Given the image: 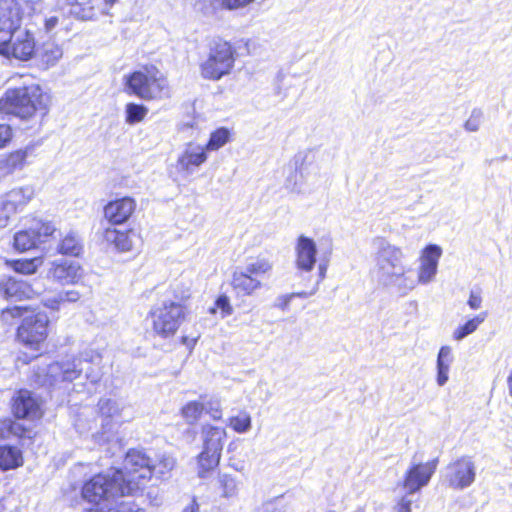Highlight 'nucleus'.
<instances>
[{
	"label": "nucleus",
	"instance_id": "f257e3e1",
	"mask_svg": "<svg viewBox=\"0 0 512 512\" xmlns=\"http://www.w3.org/2000/svg\"><path fill=\"white\" fill-rule=\"evenodd\" d=\"M373 245V274L382 287L394 290L399 296H406L418 284L426 285L434 280L442 255L440 246L430 244L423 249L416 274L411 266L404 263L405 254L400 247L381 237L374 239Z\"/></svg>",
	"mask_w": 512,
	"mask_h": 512
},
{
	"label": "nucleus",
	"instance_id": "f03ea898",
	"mask_svg": "<svg viewBox=\"0 0 512 512\" xmlns=\"http://www.w3.org/2000/svg\"><path fill=\"white\" fill-rule=\"evenodd\" d=\"M22 12L15 0L0 1V54L27 61L35 54L33 34L22 27Z\"/></svg>",
	"mask_w": 512,
	"mask_h": 512
},
{
	"label": "nucleus",
	"instance_id": "7ed1b4c3",
	"mask_svg": "<svg viewBox=\"0 0 512 512\" xmlns=\"http://www.w3.org/2000/svg\"><path fill=\"white\" fill-rule=\"evenodd\" d=\"M51 98L39 84H23L8 88L0 98V113L13 115L21 120H30L37 113L44 116Z\"/></svg>",
	"mask_w": 512,
	"mask_h": 512
},
{
	"label": "nucleus",
	"instance_id": "20e7f679",
	"mask_svg": "<svg viewBox=\"0 0 512 512\" xmlns=\"http://www.w3.org/2000/svg\"><path fill=\"white\" fill-rule=\"evenodd\" d=\"M125 92L145 101L169 98L171 89L166 76L154 65L142 66L124 77Z\"/></svg>",
	"mask_w": 512,
	"mask_h": 512
},
{
	"label": "nucleus",
	"instance_id": "39448f33",
	"mask_svg": "<svg viewBox=\"0 0 512 512\" xmlns=\"http://www.w3.org/2000/svg\"><path fill=\"white\" fill-rule=\"evenodd\" d=\"M124 480L122 470L111 469L106 473H99L84 483L82 496L92 504L108 506L118 497L131 494Z\"/></svg>",
	"mask_w": 512,
	"mask_h": 512
},
{
	"label": "nucleus",
	"instance_id": "423d86ee",
	"mask_svg": "<svg viewBox=\"0 0 512 512\" xmlns=\"http://www.w3.org/2000/svg\"><path fill=\"white\" fill-rule=\"evenodd\" d=\"M272 269L268 258H251L233 272L231 286L238 295L252 296L263 287V279L270 276Z\"/></svg>",
	"mask_w": 512,
	"mask_h": 512
},
{
	"label": "nucleus",
	"instance_id": "0eeeda50",
	"mask_svg": "<svg viewBox=\"0 0 512 512\" xmlns=\"http://www.w3.org/2000/svg\"><path fill=\"white\" fill-rule=\"evenodd\" d=\"M200 436L202 451L198 456V463L200 466L199 476L203 478L205 472L218 466L227 432L224 427L205 423L201 426Z\"/></svg>",
	"mask_w": 512,
	"mask_h": 512
},
{
	"label": "nucleus",
	"instance_id": "6e6552de",
	"mask_svg": "<svg viewBox=\"0 0 512 512\" xmlns=\"http://www.w3.org/2000/svg\"><path fill=\"white\" fill-rule=\"evenodd\" d=\"M152 328L156 335L169 338L175 335L185 318V307L174 300L165 299L150 311Z\"/></svg>",
	"mask_w": 512,
	"mask_h": 512
},
{
	"label": "nucleus",
	"instance_id": "1a4fd4ad",
	"mask_svg": "<svg viewBox=\"0 0 512 512\" xmlns=\"http://www.w3.org/2000/svg\"><path fill=\"white\" fill-rule=\"evenodd\" d=\"M234 62V49L231 44L223 40L215 41L207 58L200 65L201 75L205 79L219 80L230 74Z\"/></svg>",
	"mask_w": 512,
	"mask_h": 512
},
{
	"label": "nucleus",
	"instance_id": "9d476101",
	"mask_svg": "<svg viewBox=\"0 0 512 512\" xmlns=\"http://www.w3.org/2000/svg\"><path fill=\"white\" fill-rule=\"evenodd\" d=\"M122 472L124 483L133 494L152 477V460L142 450L131 449L126 454Z\"/></svg>",
	"mask_w": 512,
	"mask_h": 512
},
{
	"label": "nucleus",
	"instance_id": "9b49d317",
	"mask_svg": "<svg viewBox=\"0 0 512 512\" xmlns=\"http://www.w3.org/2000/svg\"><path fill=\"white\" fill-rule=\"evenodd\" d=\"M100 359L99 354L94 353L93 350L84 351L80 357H73L71 359L54 362L48 366L47 376L50 378L51 385H57L62 382H72L77 379L84 368L83 362L89 363Z\"/></svg>",
	"mask_w": 512,
	"mask_h": 512
},
{
	"label": "nucleus",
	"instance_id": "f8f14e48",
	"mask_svg": "<svg viewBox=\"0 0 512 512\" xmlns=\"http://www.w3.org/2000/svg\"><path fill=\"white\" fill-rule=\"evenodd\" d=\"M49 318L45 313L25 316L17 330V338L24 346L38 350L48 335Z\"/></svg>",
	"mask_w": 512,
	"mask_h": 512
},
{
	"label": "nucleus",
	"instance_id": "ddd939ff",
	"mask_svg": "<svg viewBox=\"0 0 512 512\" xmlns=\"http://www.w3.org/2000/svg\"><path fill=\"white\" fill-rule=\"evenodd\" d=\"M444 481L456 490L470 487L476 478V465L471 456H461L447 465Z\"/></svg>",
	"mask_w": 512,
	"mask_h": 512
},
{
	"label": "nucleus",
	"instance_id": "4468645a",
	"mask_svg": "<svg viewBox=\"0 0 512 512\" xmlns=\"http://www.w3.org/2000/svg\"><path fill=\"white\" fill-rule=\"evenodd\" d=\"M207 151L202 144L190 141L186 143L177 157L176 169L184 176L194 174L206 161Z\"/></svg>",
	"mask_w": 512,
	"mask_h": 512
},
{
	"label": "nucleus",
	"instance_id": "2eb2a0df",
	"mask_svg": "<svg viewBox=\"0 0 512 512\" xmlns=\"http://www.w3.org/2000/svg\"><path fill=\"white\" fill-rule=\"evenodd\" d=\"M438 460L434 459L426 463L412 464L407 470L403 487L410 493H416L425 487L437 468Z\"/></svg>",
	"mask_w": 512,
	"mask_h": 512
},
{
	"label": "nucleus",
	"instance_id": "dca6fc26",
	"mask_svg": "<svg viewBox=\"0 0 512 512\" xmlns=\"http://www.w3.org/2000/svg\"><path fill=\"white\" fill-rule=\"evenodd\" d=\"M47 276L62 285L77 284L83 277V269L76 261L56 260L51 262Z\"/></svg>",
	"mask_w": 512,
	"mask_h": 512
},
{
	"label": "nucleus",
	"instance_id": "f3484780",
	"mask_svg": "<svg viewBox=\"0 0 512 512\" xmlns=\"http://www.w3.org/2000/svg\"><path fill=\"white\" fill-rule=\"evenodd\" d=\"M295 265L301 273L311 272L316 265L317 247L312 238L301 235L295 246Z\"/></svg>",
	"mask_w": 512,
	"mask_h": 512
},
{
	"label": "nucleus",
	"instance_id": "a211bd4d",
	"mask_svg": "<svg viewBox=\"0 0 512 512\" xmlns=\"http://www.w3.org/2000/svg\"><path fill=\"white\" fill-rule=\"evenodd\" d=\"M135 208L136 202L131 197L110 201L104 206V219L111 225H121L128 221Z\"/></svg>",
	"mask_w": 512,
	"mask_h": 512
},
{
	"label": "nucleus",
	"instance_id": "6ab92c4d",
	"mask_svg": "<svg viewBox=\"0 0 512 512\" xmlns=\"http://www.w3.org/2000/svg\"><path fill=\"white\" fill-rule=\"evenodd\" d=\"M12 409L17 418L34 420L42 416L41 404L29 390H20L17 393Z\"/></svg>",
	"mask_w": 512,
	"mask_h": 512
},
{
	"label": "nucleus",
	"instance_id": "aec40b11",
	"mask_svg": "<svg viewBox=\"0 0 512 512\" xmlns=\"http://www.w3.org/2000/svg\"><path fill=\"white\" fill-rule=\"evenodd\" d=\"M0 294L7 300L31 299L36 295V291L25 281L14 277L0 276Z\"/></svg>",
	"mask_w": 512,
	"mask_h": 512
},
{
	"label": "nucleus",
	"instance_id": "412c9836",
	"mask_svg": "<svg viewBox=\"0 0 512 512\" xmlns=\"http://www.w3.org/2000/svg\"><path fill=\"white\" fill-rule=\"evenodd\" d=\"M101 0H56V6L62 10L70 7V13L81 20H92L99 9Z\"/></svg>",
	"mask_w": 512,
	"mask_h": 512
},
{
	"label": "nucleus",
	"instance_id": "4be33fe9",
	"mask_svg": "<svg viewBox=\"0 0 512 512\" xmlns=\"http://www.w3.org/2000/svg\"><path fill=\"white\" fill-rule=\"evenodd\" d=\"M34 196L31 186L15 188L5 194L1 204L3 209L12 215L22 211Z\"/></svg>",
	"mask_w": 512,
	"mask_h": 512
},
{
	"label": "nucleus",
	"instance_id": "5701e85b",
	"mask_svg": "<svg viewBox=\"0 0 512 512\" xmlns=\"http://www.w3.org/2000/svg\"><path fill=\"white\" fill-rule=\"evenodd\" d=\"M133 237H135V233L131 230L123 232L113 227H107L103 231V239L121 252H127L132 249Z\"/></svg>",
	"mask_w": 512,
	"mask_h": 512
},
{
	"label": "nucleus",
	"instance_id": "b1692460",
	"mask_svg": "<svg viewBox=\"0 0 512 512\" xmlns=\"http://www.w3.org/2000/svg\"><path fill=\"white\" fill-rule=\"evenodd\" d=\"M317 152L308 150L296 156V173L301 178L305 179L310 175H316L319 172V165L317 163Z\"/></svg>",
	"mask_w": 512,
	"mask_h": 512
},
{
	"label": "nucleus",
	"instance_id": "393cba45",
	"mask_svg": "<svg viewBox=\"0 0 512 512\" xmlns=\"http://www.w3.org/2000/svg\"><path fill=\"white\" fill-rule=\"evenodd\" d=\"M242 482L237 476L229 473H219L217 477V489L223 498H235L238 496Z\"/></svg>",
	"mask_w": 512,
	"mask_h": 512
},
{
	"label": "nucleus",
	"instance_id": "a878e982",
	"mask_svg": "<svg viewBox=\"0 0 512 512\" xmlns=\"http://www.w3.org/2000/svg\"><path fill=\"white\" fill-rule=\"evenodd\" d=\"M62 56V48L54 42H45L38 50V57L45 68L54 66Z\"/></svg>",
	"mask_w": 512,
	"mask_h": 512
},
{
	"label": "nucleus",
	"instance_id": "bb28decb",
	"mask_svg": "<svg viewBox=\"0 0 512 512\" xmlns=\"http://www.w3.org/2000/svg\"><path fill=\"white\" fill-rule=\"evenodd\" d=\"M23 463L21 451L12 446H0V468L2 470L14 469Z\"/></svg>",
	"mask_w": 512,
	"mask_h": 512
},
{
	"label": "nucleus",
	"instance_id": "cd10ccee",
	"mask_svg": "<svg viewBox=\"0 0 512 512\" xmlns=\"http://www.w3.org/2000/svg\"><path fill=\"white\" fill-rule=\"evenodd\" d=\"M57 251L63 255L78 257L83 251L82 240L75 232H69L59 243Z\"/></svg>",
	"mask_w": 512,
	"mask_h": 512
},
{
	"label": "nucleus",
	"instance_id": "c85d7f7f",
	"mask_svg": "<svg viewBox=\"0 0 512 512\" xmlns=\"http://www.w3.org/2000/svg\"><path fill=\"white\" fill-rule=\"evenodd\" d=\"M34 155V146H26L24 149L16 150L10 153L4 160V165L8 171L21 169L27 162V159Z\"/></svg>",
	"mask_w": 512,
	"mask_h": 512
},
{
	"label": "nucleus",
	"instance_id": "c756f323",
	"mask_svg": "<svg viewBox=\"0 0 512 512\" xmlns=\"http://www.w3.org/2000/svg\"><path fill=\"white\" fill-rule=\"evenodd\" d=\"M487 318V312H481L474 318L468 320L465 324L457 327L453 332V338L457 341L463 340L468 335L472 334L477 330L480 324H482Z\"/></svg>",
	"mask_w": 512,
	"mask_h": 512
},
{
	"label": "nucleus",
	"instance_id": "7c9ffc66",
	"mask_svg": "<svg viewBox=\"0 0 512 512\" xmlns=\"http://www.w3.org/2000/svg\"><path fill=\"white\" fill-rule=\"evenodd\" d=\"M204 413L201 396L198 399L187 402L181 408V415L190 425L196 424Z\"/></svg>",
	"mask_w": 512,
	"mask_h": 512
},
{
	"label": "nucleus",
	"instance_id": "2f4dec72",
	"mask_svg": "<svg viewBox=\"0 0 512 512\" xmlns=\"http://www.w3.org/2000/svg\"><path fill=\"white\" fill-rule=\"evenodd\" d=\"M36 231L32 228L21 230L14 235V248L19 252H25L37 245Z\"/></svg>",
	"mask_w": 512,
	"mask_h": 512
},
{
	"label": "nucleus",
	"instance_id": "473e14b6",
	"mask_svg": "<svg viewBox=\"0 0 512 512\" xmlns=\"http://www.w3.org/2000/svg\"><path fill=\"white\" fill-rule=\"evenodd\" d=\"M43 261L40 257H34L32 259H18L7 261V264L17 273L29 275L37 271L42 265Z\"/></svg>",
	"mask_w": 512,
	"mask_h": 512
},
{
	"label": "nucleus",
	"instance_id": "72a5a7b5",
	"mask_svg": "<svg viewBox=\"0 0 512 512\" xmlns=\"http://www.w3.org/2000/svg\"><path fill=\"white\" fill-rule=\"evenodd\" d=\"M204 413L209 415L213 420L222 419V403L217 397H210L207 395H201Z\"/></svg>",
	"mask_w": 512,
	"mask_h": 512
},
{
	"label": "nucleus",
	"instance_id": "f704fd0d",
	"mask_svg": "<svg viewBox=\"0 0 512 512\" xmlns=\"http://www.w3.org/2000/svg\"><path fill=\"white\" fill-rule=\"evenodd\" d=\"M228 426L235 432L243 434L251 429V416L247 411H240L228 419Z\"/></svg>",
	"mask_w": 512,
	"mask_h": 512
},
{
	"label": "nucleus",
	"instance_id": "c9c22d12",
	"mask_svg": "<svg viewBox=\"0 0 512 512\" xmlns=\"http://www.w3.org/2000/svg\"><path fill=\"white\" fill-rule=\"evenodd\" d=\"M148 108L142 104L128 103L125 107V120L133 125L141 122L148 114Z\"/></svg>",
	"mask_w": 512,
	"mask_h": 512
},
{
	"label": "nucleus",
	"instance_id": "e433bc0d",
	"mask_svg": "<svg viewBox=\"0 0 512 512\" xmlns=\"http://www.w3.org/2000/svg\"><path fill=\"white\" fill-rule=\"evenodd\" d=\"M229 130L226 128H219L210 135V139L206 144H203L206 151H216L223 147L229 140Z\"/></svg>",
	"mask_w": 512,
	"mask_h": 512
},
{
	"label": "nucleus",
	"instance_id": "4c0bfd02",
	"mask_svg": "<svg viewBox=\"0 0 512 512\" xmlns=\"http://www.w3.org/2000/svg\"><path fill=\"white\" fill-rule=\"evenodd\" d=\"M99 413L106 418H114L120 415L122 407L117 400L102 398L98 402Z\"/></svg>",
	"mask_w": 512,
	"mask_h": 512
},
{
	"label": "nucleus",
	"instance_id": "58836bf2",
	"mask_svg": "<svg viewBox=\"0 0 512 512\" xmlns=\"http://www.w3.org/2000/svg\"><path fill=\"white\" fill-rule=\"evenodd\" d=\"M176 461L170 455H162L157 463L152 461L153 474L157 477H164L175 466Z\"/></svg>",
	"mask_w": 512,
	"mask_h": 512
},
{
	"label": "nucleus",
	"instance_id": "ea45409f",
	"mask_svg": "<svg viewBox=\"0 0 512 512\" xmlns=\"http://www.w3.org/2000/svg\"><path fill=\"white\" fill-rule=\"evenodd\" d=\"M32 230L36 231L37 242H44L49 236H53L57 231L53 224L49 222L37 221Z\"/></svg>",
	"mask_w": 512,
	"mask_h": 512
},
{
	"label": "nucleus",
	"instance_id": "a19ab883",
	"mask_svg": "<svg viewBox=\"0 0 512 512\" xmlns=\"http://www.w3.org/2000/svg\"><path fill=\"white\" fill-rule=\"evenodd\" d=\"M66 290L60 291L53 295H46L42 299V303L45 307L58 310L62 304L68 303L66 301Z\"/></svg>",
	"mask_w": 512,
	"mask_h": 512
},
{
	"label": "nucleus",
	"instance_id": "79ce46f5",
	"mask_svg": "<svg viewBox=\"0 0 512 512\" xmlns=\"http://www.w3.org/2000/svg\"><path fill=\"white\" fill-rule=\"evenodd\" d=\"M483 121V112L480 109L472 110L469 118L464 124V128L468 132H476L479 130Z\"/></svg>",
	"mask_w": 512,
	"mask_h": 512
},
{
	"label": "nucleus",
	"instance_id": "37998d69",
	"mask_svg": "<svg viewBox=\"0 0 512 512\" xmlns=\"http://www.w3.org/2000/svg\"><path fill=\"white\" fill-rule=\"evenodd\" d=\"M216 309L221 310L222 318L231 315L233 312L230 300L226 295H220L215 301V306L210 308L209 311L210 313L214 314L216 312Z\"/></svg>",
	"mask_w": 512,
	"mask_h": 512
},
{
	"label": "nucleus",
	"instance_id": "c03bdc74",
	"mask_svg": "<svg viewBox=\"0 0 512 512\" xmlns=\"http://www.w3.org/2000/svg\"><path fill=\"white\" fill-rule=\"evenodd\" d=\"M27 311L26 307L23 306H13L4 309L1 313V320L5 324H12L15 318H19L23 315L24 312Z\"/></svg>",
	"mask_w": 512,
	"mask_h": 512
},
{
	"label": "nucleus",
	"instance_id": "a18cd8bd",
	"mask_svg": "<svg viewBox=\"0 0 512 512\" xmlns=\"http://www.w3.org/2000/svg\"><path fill=\"white\" fill-rule=\"evenodd\" d=\"M414 495H415V493H410V492L406 491V494L401 497V499L395 506V511L396 512H411V506H412L413 502L415 501Z\"/></svg>",
	"mask_w": 512,
	"mask_h": 512
},
{
	"label": "nucleus",
	"instance_id": "49530a36",
	"mask_svg": "<svg viewBox=\"0 0 512 512\" xmlns=\"http://www.w3.org/2000/svg\"><path fill=\"white\" fill-rule=\"evenodd\" d=\"M252 1L253 0H215L218 6L229 10L242 8Z\"/></svg>",
	"mask_w": 512,
	"mask_h": 512
},
{
	"label": "nucleus",
	"instance_id": "de8ad7c7",
	"mask_svg": "<svg viewBox=\"0 0 512 512\" xmlns=\"http://www.w3.org/2000/svg\"><path fill=\"white\" fill-rule=\"evenodd\" d=\"M13 138V129L8 124H0V149L6 147Z\"/></svg>",
	"mask_w": 512,
	"mask_h": 512
},
{
	"label": "nucleus",
	"instance_id": "09e8293b",
	"mask_svg": "<svg viewBox=\"0 0 512 512\" xmlns=\"http://www.w3.org/2000/svg\"><path fill=\"white\" fill-rule=\"evenodd\" d=\"M453 361L452 349L449 346H442L438 352L437 364L451 365Z\"/></svg>",
	"mask_w": 512,
	"mask_h": 512
},
{
	"label": "nucleus",
	"instance_id": "8fccbe9b",
	"mask_svg": "<svg viewBox=\"0 0 512 512\" xmlns=\"http://www.w3.org/2000/svg\"><path fill=\"white\" fill-rule=\"evenodd\" d=\"M482 302H483V299H482L481 291L471 290L468 301H467L468 306L472 310H478L482 307Z\"/></svg>",
	"mask_w": 512,
	"mask_h": 512
},
{
	"label": "nucleus",
	"instance_id": "3c124183",
	"mask_svg": "<svg viewBox=\"0 0 512 512\" xmlns=\"http://www.w3.org/2000/svg\"><path fill=\"white\" fill-rule=\"evenodd\" d=\"M450 365L446 364H437V377L436 382L439 386H444L448 379V373H449Z\"/></svg>",
	"mask_w": 512,
	"mask_h": 512
},
{
	"label": "nucleus",
	"instance_id": "603ef678",
	"mask_svg": "<svg viewBox=\"0 0 512 512\" xmlns=\"http://www.w3.org/2000/svg\"><path fill=\"white\" fill-rule=\"evenodd\" d=\"M108 512H145V511L137 508L136 505L131 502H122L117 506V508H109Z\"/></svg>",
	"mask_w": 512,
	"mask_h": 512
},
{
	"label": "nucleus",
	"instance_id": "864d4df0",
	"mask_svg": "<svg viewBox=\"0 0 512 512\" xmlns=\"http://www.w3.org/2000/svg\"><path fill=\"white\" fill-rule=\"evenodd\" d=\"M262 512H285L284 506L277 500L269 501L262 507Z\"/></svg>",
	"mask_w": 512,
	"mask_h": 512
},
{
	"label": "nucleus",
	"instance_id": "5fc2aeb1",
	"mask_svg": "<svg viewBox=\"0 0 512 512\" xmlns=\"http://www.w3.org/2000/svg\"><path fill=\"white\" fill-rule=\"evenodd\" d=\"M59 23H60V18L58 16L54 15V16L45 18V22H44L45 31L48 33L52 32L58 26Z\"/></svg>",
	"mask_w": 512,
	"mask_h": 512
},
{
	"label": "nucleus",
	"instance_id": "6e6d98bb",
	"mask_svg": "<svg viewBox=\"0 0 512 512\" xmlns=\"http://www.w3.org/2000/svg\"><path fill=\"white\" fill-rule=\"evenodd\" d=\"M65 296L68 303H75L81 298V293L76 289H68Z\"/></svg>",
	"mask_w": 512,
	"mask_h": 512
},
{
	"label": "nucleus",
	"instance_id": "4d7b16f0",
	"mask_svg": "<svg viewBox=\"0 0 512 512\" xmlns=\"http://www.w3.org/2000/svg\"><path fill=\"white\" fill-rule=\"evenodd\" d=\"M179 130H180V132H182V133H186V132H189V131H190L189 136H190V137H194V138H197V137H198V135H199V133H200L199 129L194 128V125H193V124H188V123H187V124H183V125L180 127V129H179Z\"/></svg>",
	"mask_w": 512,
	"mask_h": 512
},
{
	"label": "nucleus",
	"instance_id": "13d9d810",
	"mask_svg": "<svg viewBox=\"0 0 512 512\" xmlns=\"http://www.w3.org/2000/svg\"><path fill=\"white\" fill-rule=\"evenodd\" d=\"M294 296L295 294H287L279 297L278 301L280 303L277 304V306L280 307L282 310H285L289 306L290 301L292 300V298H294Z\"/></svg>",
	"mask_w": 512,
	"mask_h": 512
},
{
	"label": "nucleus",
	"instance_id": "bf43d9fd",
	"mask_svg": "<svg viewBox=\"0 0 512 512\" xmlns=\"http://www.w3.org/2000/svg\"><path fill=\"white\" fill-rule=\"evenodd\" d=\"M12 214L8 213L6 210L3 209V206L1 205L0 208V229L7 226L9 218Z\"/></svg>",
	"mask_w": 512,
	"mask_h": 512
},
{
	"label": "nucleus",
	"instance_id": "052dcab7",
	"mask_svg": "<svg viewBox=\"0 0 512 512\" xmlns=\"http://www.w3.org/2000/svg\"><path fill=\"white\" fill-rule=\"evenodd\" d=\"M24 3L33 12H36L41 9V0H24Z\"/></svg>",
	"mask_w": 512,
	"mask_h": 512
},
{
	"label": "nucleus",
	"instance_id": "680f3d73",
	"mask_svg": "<svg viewBox=\"0 0 512 512\" xmlns=\"http://www.w3.org/2000/svg\"><path fill=\"white\" fill-rule=\"evenodd\" d=\"M326 271H327V265L323 262H320L319 265H318V282L317 284H319L321 281L324 280V278L326 277Z\"/></svg>",
	"mask_w": 512,
	"mask_h": 512
},
{
	"label": "nucleus",
	"instance_id": "e2e57ef3",
	"mask_svg": "<svg viewBox=\"0 0 512 512\" xmlns=\"http://www.w3.org/2000/svg\"><path fill=\"white\" fill-rule=\"evenodd\" d=\"M182 512H200L199 505L196 500H193L188 506H186Z\"/></svg>",
	"mask_w": 512,
	"mask_h": 512
},
{
	"label": "nucleus",
	"instance_id": "0e129e2a",
	"mask_svg": "<svg viewBox=\"0 0 512 512\" xmlns=\"http://www.w3.org/2000/svg\"><path fill=\"white\" fill-rule=\"evenodd\" d=\"M86 378L89 379L92 383H97L100 380V376L98 374H93L92 372L86 371Z\"/></svg>",
	"mask_w": 512,
	"mask_h": 512
},
{
	"label": "nucleus",
	"instance_id": "69168bd1",
	"mask_svg": "<svg viewBox=\"0 0 512 512\" xmlns=\"http://www.w3.org/2000/svg\"><path fill=\"white\" fill-rule=\"evenodd\" d=\"M508 388H509V394L512 397V369L507 379Z\"/></svg>",
	"mask_w": 512,
	"mask_h": 512
},
{
	"label": "nucleus",
	"instance_id": "338daca9",
	"mask_svg": "<svg viewBox=\"0 0 512 512\" xmlns=\"http://www.w3.org/2000/svg\"><path fill=\"white\" fill-rule=\"evenodd\" d=\"M314 292L310 293V294H307L306 292H298V293H294L295 296L294 297H307L308 295H312Z\"/></svg>",
	"mask_w": 512,
	"mask_h": 512
},
{
	"label": "nucleus",
	"instance_id": "774afa93",
	"mask_svg": "<svg viewBox=\"0 0 512 512\" xmlns=\"http://www.w3.org/2000/svg\"><path fill=\"white\" fill-rule=\"evenodd\" d=\"M293 191L300 192V188L298 187L297 183L295 182L293 187L291 188Z\"/></svg>",
	"mask_w": 512,
	"mask_h": 512
}]
</instances>
